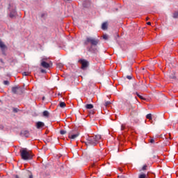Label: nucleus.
Here are the masks:
<instances>
[{"instance_id":"39","label":"nucleus","mask_w":178,"mask_h":178,"mask_svg":"<svg viewBox=\"0 0 178 178\" xmlns=\"http://www.w3.org/2000/svg\"><path fill=\"white\" fill-rule=\"evenodd\" d=\"M94 51H97V49H95Z\"/></svg>"},{"instance_id":"4","label":"nucleus","mask_w":178,"mask_h":178,"mask_svg":"<svg viewBox=\"0 0 178 178\" xmlns=\"http://www.w3.org/2000/svg\"><path fill=\"white\" fill-rule=\"evenodd\" d=\"M129 118L131 123H138V111L131 110Z\"/></svg>"},{"instance_id":"33","label":"nucleus","mask_w":178,"mask_h":178,"mask_svg":"<svg viewBox=\"0 0 178 178\" xmlns=\"http://www.w3.org/2000/svg\"><path fill=\"white\" fill-rule=\"evenodd\" d=\"M121 130H124V125L121 126Z\"/></svg>"},{"instance_id":"1","label":"nucleus","mask_w":178,"mask_h":178,"mask_svg":"<svg viewBox=\"0 0 178 178\" xmlns=\"http://www.w3.org/2000/svg\"><path fill=\"white\" fill-rule=\"evenodd\" d=\"M101 140V135L88 136L85 144L87 147H95Z\"/></svg>"},{"instance_id":"29","label":"nucleus","mask_w":178,"mask_h":178,"mask_svg":"<svg viewBox=\"0 0 178 178\" xmlns=\"http://www.w3.org/2000/svg\"><path fill=\"white\" fill-rule=\"evenodd\" d=\"M3 84L4 86H9V82L8 81H4Z\"/></svg>"},{"instance_id":"17","label":"nucleus","mask_w":178,"mask_h":178,"mask_svg":"<svg viewBox=\"0 0 178 178\" xmlns=\"http://www.w3.org/2000/svg\"><path fill=\"white\" fill-rule=\"evenodd\" d=\"M86 109H92L94 108V105L89 104L86 105Z\"/></svg>"},{"instance_id":"28","label":"nucleus","mask_w":178,"mask_h":178,"mask_svg":"<svg viewBox=\"0 0 178 178\" xmlns=\"http://www.w3.org/2000/svg\"><path fill=\"white\" fill-rule=\"evenodd\" d=\"M147 165H144L142 168V170H147Z\"/></svg>"},{"instance_id":"13","label":"nucleus","mask_w":178,"mask_h":178,"mask_svg":"<svg viewBox=\"0 0 178 178\" xmlns=\"http://www.w3.org/2000/svg\"><path fill=\"white\" fill-rule=\"evenodd\" d=\"M102 29L103 30H108V22H104L102 25Z\"/></svg>"},{"instance_id":"31","label":"nucleus","mask_w":178,"mask_h":178,"mask_svg":"<svg viewBox=\"0 0 178 178\" xmlns=\"http://www.w3.org/2000/svg\"><path fill=\"white\" fill-rule=\"evenodd\" d=\"M149 143H151V144H154L155 143V140L154 139H150L149 140Z\"/></svg>"},{"instance_id":"24","label":"nucleus","mask_w":178,"mask_h":178,"mask_svg":"<svg viewBox=\"0 0 178 178\" xmlns=\"http://www.w3.org/2000/svg\"><path fill=\"white\" fill-rule=\"evenodd\" d=\"M13 111L14 112V113H17V112H19V108H13Z\"/></svg>"},{"instance_id":"35","label":"nucleus","mask_w":178,"mask_h":178,"mask_svg":"<svg viewBox=\"0 0 178 178\" xmlns=\"http://www.w3.org/2000/svg\"><path fill=\"white\" fill-rule=\"evenodd\" d=\"M90 113H91L92 115H94V111H92L90 112Z\"/></svg>"},{"instance_id":"30","label":"nucleus","mask_w":178,"mask_h":178,"mask_svg":"<svg viewBox=\"0 0 178 178\" xmlns=\"http://www.w3.org/2000/svg\"><path fill=\"white\" fill-rule=\"evenodd\" d=\"M103 38H104V40H108V35H104Z\"/></svg>"},{"instance_id":"2","label":"nucleus","mask_w":178,"mask_h":178,"mask_svg":"<svg viewBox=\"0 0 178 178\" xmlns=\"http://www.w3.org/2000/svg\"><path fill=\"white\" fill-rule=\"evenodd\" d=\"M19 152L21 158L24 161H30V159H33V154L31 151H29L27 148L22 149Z\"/></svg>"},{"instance_id":"21","label":"nucleus","mask_w":178,"mask_h":178,"mask_svg":"<svg viewBox=\"0 0 178 178\" xmlns=\"http://www.w3.org/2000/svg\"><path fill=\"white\" fill-rule=\"evenodd\" d=\"M136 95H137V97H138V98H140V99H143V101H145V98H144L143 96L140 95V94H138V92H136Z\"/></svg>"},{"instance_id":"20","label":"nucleus","mask_w":178,"mask_h":178,"mask_svg":"<svg viewBox=\"0 0 178 178\" xmlns=\"http://www.w3.org/2000/svg\"><path fill=\"white\" fill-rule=\"evenodd\" d=\"M31 74V72H22L23 76H30Z\"/></svg>"},{"instance_id":"38","label":"nucleus","mask_w":178,"mask_h":178,"mask_svg":"<svg viewBox=\"0 0 178 178\" xmlns=\"http://www.w3.org/2000/svg\"><path fill=\"white\" fill-rule=\"evenodd\" d=\"M148 19H149V18H148V17H147V18H146V20H148Z\"/></svg>"},{"instance_id":"22","label":"nucleus","mask_w":178,"mask_h":178,"mask_svg":"<svg viewBox=\"0 0 178 178\" xmlns=\"http://www.w3.org/2000/svg\"><path fill=\"white\" fill-rule=\"evenodd\" d=\"M57 67H58V69H62L63 67V64L60 63H57Z\"/></svg>"},{"instance_id":"23","label":"nucleus","mask_w":178,"mask_h":178,"mask_svg":"<svg viewBox=\"0 0 178 178\" xmlns=\"http://www.w3.org/2000/svg\"><path fill=\"white\" fill-rule=\"evenodd\" d=\"M173 18L174 19H178V12H175L173 14Z\"/></svg>"},{"instance_id":"3","label":"nucleus","mask_w":178,"mask_h":178,"mask_svg":"<svg viewBox=\"0 0 178 178\" xmlns=\"http://www.w3.org/2000/svg\"><path fill=\"white\" fill-rule=\"evenodd\" d=\"M83 44L84 45H88V44H90L91 47L90 51H91V49H92V47H97V45L99 44V40L92 37H87L84 40Z\"/></svg>"},{"instance_id":"8","label":"nucleus","mask_w":178,"mask_h":178,"mask_svg":"<svg viewBox=\"0 0 178 178\" xmlns=\"http://www.w3.org/2000/svg\"><path fill=\"white\" fill-rule=\"evenodd\" d=\"M79 63L81 64V69L84 70L88 67V61L87 60L81 59L79 60Z\"/></svg>"},{"instance_id":"26","label":"nucleus","mask_w":178,"mask_h":178,"mask_svg":"<svg viewBox=\"0 0 178 178\" xmlns=\"http://www.w3.org/2000/svg\"><path fill=\"white\" fill-rule=\"evenodd\" d=\"M60 134L62 136H63V134H66V131H65V130H60Z\"/></svg>"},{"instance_id":"15","label":"nucleus","mask_w":178,"mask_h":178,"mask_svg":"<svg viewBox=\"0 0 178 178\" xmlns=\"http://www.w3.org/2000/svg\"><path fill=\"white\" fill-rule=\"evenodd\" d=\"M43 116L44 118H49V112L48 111H43Z\"/></svg>"},{"instance_id":"16","label":"nucleus","mask_w":178,"mask_h":178,"mask_svg":"<svg viewBox=\"0 0 178 178\" xmlns=\"http://www.w3.org/2000/svg\"><path fill=\"white\" fill-rule=\"evenodd\" d=\"M138 178H148V172L147 174L139 175Z\"/></svg>"},{"instance_id":"6","label":"nucleus","mask_w":178,"mask_h":178,"mask_svg":"<svg viewBox=\"0 0 178 178\" xmlns=\"http://www.w3.org/2000/svg\"><path fill=\"white\" fill-rule=\"evenodd\" d=\"M11 91L13 94H15L17 95H21L23 92V88L19 86H14L12 88Z\"/></svg>"},{"instance_id":"34","label":"nucleus","mask_w":178,"mask_h":178,"mask_svg":"<svg viewBox=\"0 0 178 178\" xmlns=\"http://www.w3.org/2000/svg\"><path fill=\"white\" fill-rule=\"evenodd\" d=\"M147 24L148 26H151V22H149L147 23Z\"/></svg>"},{"instance_id":"11","label":"nucleus","mask_w":178,"mask_h":178,"mask_svg":"<svg viewBox=\"0 0 178 178\" xmlns=\"http://www.w3.org/2000/svg\"><path fill=\"white\" fill-rule=\"evenodd\" d=\"M0 48L3 51H4L5 49H6V45H5V43H3V42H2L1 40H0Z\"/></svg>"},{"instance_id":"10","label":"nucleus","mask_w":178,"mask_h":178,"mask_svg":"<svg viewBox=\"0 0 178 178\" xmlns=\"http://www.w3.org/2000/svg\"><path fill=\"white\" fill-rule=\"evenodd\" d=\"M134 90H140V87H141V83L140 82H134L133 83Z\"/></svg>"},{"instance_id":"14","label":"nucleus","mask_w":178,"mask_h":178,"mask_svg":"<svg viewBox=\"0 0 178 178\" xmlns=\"http://www.w3.org/2000/svg\"><path fill=\"white\" fill-rule=\"evenodd\" d=\"M10 17L11 19H13V18L16 17V11L11 12L10 13Z\"/></svg>"},{"instance_id":"18","label":"nucleus","mask_w":178,"mask_h":178,"mask_svg":"<svg viewBox=\"0 0 178 178\" xmlns=\"http://www.w3.org/2000/svg\"><path fill=\"white\" fill-rule=\"evenodd\" d=\"M59 106H60V108H65V106H66V103H65V102H60V104H59Z\"/></svg>"},{"instance_id":"25","label":"nucleus","mask_w":178,"mask_h":178,"mask_svg":"<svg viewBox=\"0 0 178 178\" xmlns=\"http://www.w3.org/2000/svg\"><path fill=\"white\" fill-rule=\"evenodd\" d=\"M108 105H111V102H105L104 106H108Z\"/></svg>"},{"instance_id":"27","label":"nucleus","mask_w":178,"mask_h":178,"mask_svg":"<svg viewBox=\"0 0 178 178\" xmlns=\"http://www.w3.org/2000/svg\"><path fill=\"white\" fill-rule=\"evenodd\" d=\"M127 79H128V80H131L133 79V76L131 75H127Z\"/></svg>"},{"instance_id":"19","label":"nucleus","mask_w":178,"mask_h":178,"mask_svg":"<svg viewBox=\"0 0 178 178\" xmlns=\"http://www.w3.org/2000/svg\"><path fill=\"white\" fill-rule=\"evenodd\" d=\"M146 118L149 119V120H152V114L149 113L146 115Z\"/></svg>"},{"instance_id":"37","label":"nucleus","mask_w":178,"mask_h":178,"mask_svg":"<svg viewBox=\"0 0 178 178\" xmlns=\"http://www.w3.org/2000/svg\"><path fill=\"white\" fill-rule=\"evenodd\" d=\"M136 108V106H131L132 109H134Z\"/></svg>"},{"instance_id":"12","label":"nucleus","mask_w":178,"mask_h":178,"mask_svg":"<svg viewBox=\"0 0 178 178\" xmlns=\"http://www.w3.org/2000/svg\"><path fill=\"white\" fill-rule=\"evenodd\" d=\"M22 134L24 137H26V138L30 137V133L29 132V131H24L22 132Z\"/></svg>"},{"instance_id":"40","label":"nucleus","mask_w":178,"mask_h":178,"mask_svg":"<svg viewBox=\"0 0 178 178\" xmlns=\"http://www.w3.org/2000/svg\"><path fill=\"white\" fill-rule=\"evenodd\" d=\"M45 97H43L42 99H44Z\"/></svg>"},{"instance_id":"36","label":"nucleus","mask_w":178,"mask_h":178,"mask_svg":"<svg viewBox=\"0 0 178 178\" xmlns=\"http://www.w3.org/2000/svg\"><path fill=\"white\" fill-rule=\"evenodd\" d=\"M171 79H176V76H171Z\"/></svg>"},{"instance_id":"32","label":"nucleus","mask_w":178,"mask_h":178,"mask_svg":"<svg viewBox=\"0 0 178 178\" xmlns=\"http://www.w3.org/2000/svg\"><path fill=\"white\" fill-rule=\"evenodd\" d=\"M41 73H47V71L45 70H41Z\"/></svg>"},{"instance_id":"9","label":"nucleus","mask_w":178,"mask_h":178,"mask_svg":"<svg viewBox=\"0 0 178 178\" xmlns=\"http://www.w3.org/2000/svg\"><path fill=\"white\" fill-rule=\"evenodd\" d=\"M35 126H36V129H42V127H45V123L41 121H38L36 122Z\"/></svg>"},{"instance_id":"7","label":"nucleus","mask_w":178,"mask_h":178,"mask_svg":"<svg viewBox=\"0 0 178 178\" xmlns=\"http://www.w3.org/2000/svg\"><path fill=\"white\" fill-rule=\"evenodd\" d=\"M46 59L45 58H43L42 60V62H41V66L42 67H44V69H49V67H51V66H52V63H47L46 61Z\"/></svg>"},{"instance_id":"5","label":"nucleus","mask_w":178,"mask_h":178,"mask_svg":"<svg viewBox=\"0 0 178 178\" xmlns=\"http://www.w3.org/2000/svg\"><path fill=\"white\" fill-rule=\"evenodd\" d=\"M79 136H80V133L77 131V129H74L69 132L68 137L71 138V140H76Z\"/></svg>"}]
</instances>
